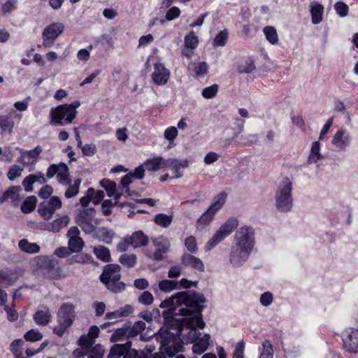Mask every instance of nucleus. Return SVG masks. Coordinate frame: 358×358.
<instances>
[{"instance_id":"f257e3e1","label":"nucleus","mask_w":358,"mask_h":358,"mask_svg":"<svg viewBox=\"0 0 358 358\" xmlns=\"http://www.w3.org/2000/svg\"><path fill=\"white\" fill-rule=\"evenodd\" d=\"M199 309V317L194 318V312L198 311L197 310L187 309V308H179L178 313H175V315H180L186 316L185 322L188 332L182 335V338H180V336L183 331V327L180 324L176 329V335L171 331L162 328L156 338L161 343V348H163L167 355L170 357H173L177 352L181 351L183 346L182 343H194V341L198 338L199 336H201V333L197 331L196 327L203 329L205 327V322L202 320L201 312L203 309L202 304L198 305L197 307Z\"/></svg>"},{"instance_id":"f03ea898","label":"nucleus","mask_w":358,"mask_h":358,"mask_svg":"<svg viewBox=\"0 0 358 358\" xmlns=\"http://www.w3.org/2000/svg\"><path fill=\"white\" fill-rule=\"evenodd\" d=\"M206 301L204 296L196 294L193 291L180 292L173 295L169 299L163 301L159 307L162 308H167L173 311H176L177 308L193 309L199 310L198 305L202 304ZM199 311L194 312V318L199 317Z\"/></svg>"},{"instance_id":"7ed1b4c3","label":"nucleus","mask_w":358,"mask_h":358,"mask_svg":"<svg viewBox=\"0 0 358 358\" xmlns=\"http://www.w3.org/2000/svg\"><path fill=\"white\" fill-rule=\"evenodd\" d=\"M80 106V102L76 101L71 104H63L50 110V123L56 126H64L71 124L77 115L76 108Z\"/></svg>"},{"instance_id":"20e7f679","label":"nucleus","mask_w":358,"mask_h":358,"mask_svg":"<svg viewBox=\"0 0 358 358\" xmlns=\"http://www.w3.org/2000/svg\"><path fill=\"white\" fill-rule=\"evenodd\" d=\"M121 267L118 264H108L100 275V280L111 292L119 293L125 289L126 285L120 280Z\"/></svg>"},{"instance_id":"39448f33","label":"nucleus","mask_w":358,"mask_h":358,"mask_svg":"<svg viewBox=\"0 0 358 358\" xmlns=\"http://www.w3.org/2000/svg\"><path fill=\"white\" fill-rule=\"evenodd\" d=\"M292 183L287 177L283 178L280 182L275 193V206L278 211L287 213L291 210L293 206L292 196Z\"/></svg>"},{"instance_id":"423d86ee","label":"nucleus","mask_w":358,"mask_h":358,"mask_svg":"<svg viewBox=\"0 0 358 358\" xmlns=\"http://www.w3.org/2000/svg\"><path fill=\"white\" fill-rule=\"evenodd\" d=\"M57 317L58 326L54 327L53 332L62 337L76 318L75 306L71 303H63L58 310Z\"/></svg>"},{"instance_id":"0eeeda50","label":"nucleus","mask_w":358,"mask_h":358,"mask_svg":"<svg viewBox=\"0 0 358 358\" xmlns=\"http://www.w3.org/2000/svg\"><path fill=\"white\" fill-rule=\"evenodd\" d=\"M36 265L41 269L42 275L50 280H59L66 275L58 262L45 256L38 257L36 259Z\"/></svg>"},{"instance_id":"6e6552de","label":"nucleus","mask_w":358,"mask_h":358,"mask_svg":"<svg viewBox=\"0 0 358 358\" xmlns=\"http://www.w3.org/2000/svg\"><path fill=\"white\" fill-rule=\"evenodd\" d=\"M238 225V220L235 218L229 219L215 232L213 236L208 241L206 248L208 250H211L214 246L222 241L227 237L234 229Z\"/></svg>"},{"instance_id":"1a4fd4ad","label":"nucleus","mask_w":358,"mask_h":358,"mask_svg":"<svg viewBox=\"0 0 358 358\" xmlns=\"http://www.w3.org/2000/svg\"><path fill=\"white\" fill-rule=\"evenodd\" d=\"M96 211L93 208L76 211L75 221L85 233L90 234L95 231L96 227L92 223Z\"/></svg>"},{"instance_id":"9d476101","label":"nucleus","mask_w":358,"mask_h":358,"mask_svg":"<svg viewBox=\"0 0 358 358\" xmlns=\"http://www.w3.org/2000/svg\"><path fill=\"white\" fill-rule=\"evenodd\" d=\"M255 243L254 230L252 228L243 226L240 227L235 234V244L252 251Z\"/></svg>"},{"instance_id":"9b49d317","label":"nucleus","mask_w":358,"mask_h":358,"mask_svg":"<svg viewBox=\"0 0 358 358\" xmlns=\"http://www.w3.org/2000/svg\"><path fill=\"white\" fill-rule=\"evenodd\" d=\"M152 245L155 250L152 252L150 250L145 251L147 257L155 261H162L164 259V255L167 253L169 248V243L162 237H158L152 239Z\"/></svg>"},{"instance_id":"f8f14e48","label":"nucleus","mask_w":358,"mask_h":358,"mask_svg":"<svg viewBox=\"0 0 358 358\" xmlns=\"http://www.w3.org/2000/svg\"><path fill=\"white\" fill-rule=\"evenodd\" d=\"M131 342L124 344H115L110 350L108 358H138L137 350L131 348Z\"/></svg>"},{"instance_id":"ddd939ff","label":"nucleus","mask_w":358,"mask_h":358,"mask_svg":"<svg viewBox=\"0 0 358 358\" xmlns=\"http://www.w3.org/2000/svg\"><path fill=\"white\" fill-rule=\"evenodd\" d=\"M64 29V26L61 22H55L46 27L42 33L43 45L45 48L52 47Z\"/></svg>"},{"instance_id":"4468645a","label":"nucleus","mask_w":358,"mask_h":358,"mask_svg":"<svg viewBox=\"0 0 358 358\" xmlns=\"http://www.w3.org/2000/svg\"><path fill=\"white\" fill-rule=\"evenodd\" d=\"M61 208L60 199L57 196H52L48 201H45L39 204L38 212L44 220H48L52 218L55 210Z\"/></svg>"},{"instance_id":"2eb2a0df","label":"nucleus","mask_w":358,"mask_h":358,"mask_svg":"<svg viewBox=\"0 0 358 358\" xmlns=\"http://www.w3.org/2000/svg\"><path fill=\"white\" fill-rule=\"evenodd\" d=\"M343 341L348 351L356 353L358 350V329L348 328L343 333Z\"/></svg>"},{"instance_id":"dca6fc26","label":"nucleus","mask_w":358,"mask_h":358,"mask_svg":"<svg viewBox=\"0 0 358 358\" xmlns=\"http://www.w3.org/2000/svg\"><path fill=\"white\" fill-rule=\"evenodd\" d=\"M251 250L234 245L230 255V263L234 267H239L248 259Z\"/></svg>"},{"instance_id":"f3484780","label":"nucleus","mask_w":358,"mask_h":358,"mask_svg":"<svg viewBox=\"0 0 358 358\" xmlns=\"http://www.w3.org/2000/svg\"><path fill=\"white\" fill-rule=\"evenodd\" d=\"M251 250L234 245L230 255V263L234 267H239L248 259Z\"/></svg>"},{"instance_id":"a211bd4d","label":"nucleus","mask_w":358,"mask_h":358,"mask_svg":"<svg viewBox=\"0 0 358 358\" xmlns=\"http://www.w3.org/2000/svg\"><path fill=\"white\" fill-rule=\"evenodd\" d=\"M169 71L161 63H156L154 66V71L152 74L153 82L157 85H165L169 78Z\"/></svg>"},{"instance_id":"6ab92c4d","label":"nucleus","mask_w":358,"mask_h":358,"mask_svg":"<svg viewBox=\"0 0 358 358\" xmlns=\"http://www.w3.org/2000/svg\"><path fill=\"white\" fill-rule=\"evenodd\" d=\"M350 141V133L344 129H340L334 134L332 139V144L339 150H345L349 145Z\"/></svg>"},{"instance_id":"aec40b11","label":"nucleus","mask_w":358,"mask_h":358,"mask_svg":"<svg viewBox=\"0 0 358 358\" xmlns=\"http://www.w3.org/2000/svg\"><path fill=\"white\" fill-rule=\"evenodd\" d=\"M188 166L187 160L179 161L176 159H165L164 168L171 169L175 174L173 178H179L182 177V173L181 169L186 168Z\"/></svg>"},{"instance_id":"412c9836","label":"nucleus","mask_w":358,"mask_h":358,"mask_svg":"<svg viewBox=\"0 0 358 358\" xmlns=\"http://www.w3.org/2000/svg\"><path fill=\"white\" fill-rule=\"evenodd\" d=\"M99 329L96 326H92L87 334L83 335L78 340V344L83 348H87L90 345H92L94 343L95 338L99 336Z\"/></svg>"},{"instance_id":"4be33fe9","label":"nucleus","mask_w":358,"mask_h":358,"mask_svg":"<svg viewBox=\"0 0 358 358\" xmlns=\"http://www.w3.org/2000/svg\"><path fill=\"white\" fill-rule=\"evenodd\" d=\"M182 264L186 267H191L199 271H203L204 265L202 261L190 254H183L181 257Z\"/></svg>"},{"instance_id":"5701e85b","label":"nucleus","mask_w":358,"mask_h":358,"mask_svg":"<svg viewBox=\"0 0 358 358\" xmlns=\"http://www.w3.org/2000/svg\"><path fill=\"white\" fill-rule=\"evenodd\" d=\"M198 336L192 346V351L194 354L201 355L208 348L210 344V336L208 334H204L202 337Z\"/></svg>"},{"instance_id":"b1692460","label":"nucleus","mask_w":358,"mask_h":358,"mask_svg":"<svg viewBox=\"0 0 358 358\" xmlns=\"http://www.w3.org/2000/svg\"><path fill=\"white\" fill-rule=\"evenodd\" d=\"M310 8L313 24H319L323 18L324 6L317 1H313L310 3Z\"/></svg>"},{"instance_id":"393cba45","label":"nucleus","mask_w":358,"mask_h":358,"mask_svg":"<svg viewBox=\"0 0 358 358\" xmlns=\"http://www.w3.org/2000/svg\"><path fill=\"white\" fill-rule=\"evenodd\" d=\"M129 238L134 248L145 246L148 243V237L142 231L134 232Z\"/></svg>"},{"instance_id":"a878e982","label":"nucleus","mask_w":358,"mask_h":358,"mask_svg":"<svg viewBox=\"0 0 358 358\" xmlns=\"http://www.w3.org/2000/svg\"><path fill=\"white\" fill-rule=\"evenodd\" d=\"M69 222V217L66 215H64L59 219L54 220L50 224H46L44 227V229L52 231L53 233H56L59 231L61 229L66 227Z\"/></svg>"},{"instance_id":"bb28decb","label":"nucleus","mask_w":358,"mask_h":358,"mask_svg":"<svg viewBox=\"0 0 358 358\" xmlns=\"http://www.w3.org/2000/svg\"><path fill=\"white\" fill-rule=\"evenodd\" d=\"M133 311V308L130 305H125L124 306L119 308L113 312L107 313L106 315V319L112 320L120 317H127Z\"/></svg>"},{"instance_id":"cd10ccee","label":"nucleus","mask_w":358,"mask_h":358,"mask_svg":"<svg viewBox=\"0 0 358 358\" xmlns=\"http://www.w3.org/2000/svg\"><path fill=\"white\" fill-rule=\"evenodd\" d=\"M215 215V213L208 208L206 212L203 213L201 216L198 219L196 224V229L199 230H202L206 227L209 225V224L213 220Z\"/></svg>"},{"instance_id":"c85d7f7f","label":"nucleus","mask_w":358,"mask_h":358,"mask_svg":"<svg viewBox=\"0 0 358 358\" xmlns=\"http://www.w3.org/2000/svg\"><path fill=\"white\" fill-rule=\"evenodd\" d=\"M52 318V315L50 313L48 310L45 311L43 310H38L34 315L33 319L34 322L41 326H46L48 325Z\"/></svg>"},{"instance_id":"c756f323","label":"nucleus","mask_w":358,"mask_h":358,"mask_svg":"<svg viewBox=\"0 0 358 358\" xmlns=\"http://www.w3.org/2000/svg\"><path fill=\"white\" fill-rule=\"evenodd\" d=\"M85 352L83 355H87L88 358H103L105 350L102 345L97 344L92 347L90 345L87 348H83Z\"/></svg>"},{"instance_id":"7c9ffc66","label":"nucleus","mask_w":358,"mask_h":358,"mask_svg":"<svg viewBox=\"0 0 358 358\" xmlns=\"http://www.w3.org/2000/svg\"><path fill=\"white\" fill-rule=\"evenodd\" d=\"M96 236L100 241L110 244L115 236V232L112 229L103 227L96 231Z\"/></svg>"},{"instance_id":"2f4dec72","label":"nucleus","mask_w":358,"mask_h":358,"mask_svg":"<svg viewBox=\"0 0 358 358\" xmlns=\"http://www.w3.org/2000/svg\"><path fill=\"white\" fill-rule=\"evenodd\" d=\"M165 159L162 157L154 158L151 160L146 161L143 166L148 171H155L159 169L164 168Z\"/></svg>"},{"instance_id":"473e14b6","label":"nucleus","mask_w":358,"mask_h":358,"mask_svg":"<svg viewBox=\"0 0 358 358\" xmlns=\"http://www.w3.org/2000/svg\"><path fill=\"white\" fill-rule=\"evenodd\" d=\"M322 158V155L320 152V144L318 141L313 143L310 149V153L308 159V164L316 163L318 160Z\"/></svg>"},{"instance_id":"72a5a7b5","label":"nucleus","mask_w":358,"mask_h":358,"mask_svg":"<svg viewBox=\"0 0 358 358\" xmlns=\"http://www.w3.org/2000/svg\"><path fill=\"white\" fill-rule=\"evenodd\" d=\"M18 247L20 249L27 253H36L40 250V247L35 243H29L27 239H22L18 243Z\"/></svg>"},{"instance_id":"f704fd0d","label":"nucleus","mask_w":358,"mask_h":358,"mask_svg":"<svg viewBox=\"0 0 358 358\" xmlns=\"http://www.w3.org/2000/svg\"><path fill=\"white\" fill-rule=\"evenodd\" d=\"M22 188L20 186H13L4 192V197L6 201L10 200L12 202L18 203L20 201V192Z\"/></svg>"},{"instance_id":"c9c22d12","label":"nucleus","mask_w":358,"mask_h":358,"mask_svg":"<svg viewBox=\"0 0 358 358\" xmlns=\"http://www.w3.org/2000/svg\"><path fill=\"white\" fill-rule=\"evenodd\" d=\"M227 194L224 192H220L213 199V203L209 206L215 213L223 206L226 201Z\"/></svg>"},{"instance_id":"e433bc0d","label":"nucleus","mask_w":358,"mask_h":358,"mask_svg":"<svg viewBox=\"0 0 358 358\" xmlns=\"http://www.w3.org/2000/svg\"><path fill=\"white\" fill-rule=\"evenodd\" d=\"M94 253L96 257L103 262H108L110 261V250L103 245L94 247L93 249Z\"/></svg>"},{"instance_id":"4c0bfd02","label":"nucleus","mask_w":358,"mask_h":358,"mask_svg":"<svg viewBox=\"0 0 358 358\" xmlns=\"http://www.w3.org/2000/svg\"><path fill=\"white\" fill-rule=\"evenodd\" d=\"M57 178L58 182L62 185H68L71 182V179L69 176V169L65 164H60V169L57 173Z\"/></svg>"},{"instance_id":"58836bf2","label":"nucleus","mask_w":358,"mask_h":358,"mask_svg":"<svg viewBox=\"0 0 358 358\" xmlns=\"http://www.w3.org/2000/svg\"><path fill=\"white\" fill-rule=\"evenodd\" d=\"M137 261V257L134 254H124L119 258L120 263L127 268H133Z\"/></svg>"},{"instance_id":"ea45409f","label":"nucleus","mask_w":358,"mask_h":358,"mask_svg":"<svg viewBox=\"0 0 358 358\" xmlns=\"http://www.w3.org/2000/svg\"><path fill=\"white\" fill-rule=\"evenodd\" d=\"M15 122L8 115H0V128L3 132L11 133L14 128Z\"/></svg>"},{"instance_id":"a19ab883","label":"nucleus","mask_w":358,"mask_h":358,"mask_svg":"<svg viewBox=\"0 0 358 358\" xmlns=\"http://www.w3.org/2000/svg\"><path fill=\"white\" fill-rule=\"evenodd\" d=\"M255 69L254 62L248 58L245 60L240 62L237 66V70L239 73H249Z\"/></svg>"},{"instance_id":"79ce46f5","label":"nucleus","mask_w":358,"mask_h":358,"mask_svg":"<svg viewBox=\"0 0 358 358\" xmlns=\"http://www.w3.org/2000/svg\"><path fill=\"white\" fill-rule=\"evenodd\" d=\"M208 65L206 62L192 63L189 66V69L194 71V76L196 77L204 76L208 72Z\"/></svg>"},{"instance_id":"37998d69","label":"nucleus","mask_w":358,"mask_h":358,"mask_svg":"<svg viewBox=\"0 0 358 358\" xmlns=\"http://www.w3.org/2000/svg\"><path fill=\"white\" fill-rule=\"evenodd\" d=\"M159 288L164 292H170L178 289V282L171 280H163L159 282Z\"/></svg>"},{"instance_id":"c03bdc74","label":"nucleus","mask_w":358,"mask_h":358,"mask_svg":"<svg viewBox=\"0 0 358 358\" xmlns=\"http://www.w3.org/2000/svg\"><path fill=\"white\" fill-rule=\"evenodd\" d=\"M145 329V323L143 321L136 322L131 327H129L128 337L134 338Z\"/></svg>"},{"instance_id":"a18cd8bd","label":"nucleus","mask_w":358,"mask_h":358,"mask_svg":"<svg viewBox=\"0 0 358 358\" xmlns=\"http://www.w3.org/2000/svg\"><path fill=\"white\" fill-rule=\"evenodd\" d=\"M36 197L35 196H28L21 206V210L24 213L33 211L36 208Z\"/></svg>"},{"instance_id":"49530a36","label":"nucleus","mask_w":358,"mask_h":358,"mask_svg":"<svg viewBox=\"0 0 358 358\" xmlns=\"http://www.w3.org/2000/svg\"><path fill=\"white\" fill-rule=\"evenodd\" d=\"M264 34L266 39L273 45L277 44L278 42V36L276 29L271 26H267L264 28Z\"/></svg>"},{"instance_id":"de8ad7c7","label":"nucleus","mask_w":358,"mask_h":358,"mask_svg":"<svg viewBox=\"0 0 358 358\" xmlns=\"http://www.w3.org/2000/svg\"><path fill=\"white\" fill-rule=\"evenodd\" d=\"M173 220V216L163 213L157 214L155 217V222L162 227H168Z\"/></svg>"},{"instance_id":"09e8293b","label":"nucleus","mask_w":358,"mask_h":358,"mask_svg":"<svg viewBox=\"0 0 358 358\" xmlns=\"http://www.w3.org/2000/svg\"><path fill=\"white\" fill-rule=\"evenodd\" d=\"M129 326L124 325L122 328L117 329L110 336V341L113 343L122 341L125 336H128Z\"/></svg>"},{"instance_id":"8fccbe9b","label":"nucleus","mask_w":358,"mask_h":358,"mask_svg":"<svg viewBox=\"0 0 358 358\" xmlns=\"http://www.w3.org/2000/svg\"><path fill=\"white\" fill-rule=\"evenodd\" d=\"M273 345L268 340H266L262 343V351L259 358H273Z\"/></svg>"},{"instance_id":"3c124183","label":"nucleus","mask_w":358,"mask_h":358,"mask_svg":"<svg viewBox=\"0 0 358 358\" xmlns=\"http://www.w3.org/2000/svg\"><path fill=\"white\" fill-rule=\"evenodd\" d=\"M199 43L198 37L195 35L194 31H190L185 37V46L186 48H190L191 49H195Z\"/></svg>"},{"instance_id":"603ef678","label":"nucleus","mask_w":358,"mask_h":358,"mask_svg":"<svg viewBox=\"0 0 358 358\" xmlns=\"http://www.w3.org/2000/svg\"><path fill=\"white\" fill-rule=\"evenodd\" d=\"M69 246L71 252H78L83 249L84 241L80 237L69 238Z\"/></svg>"},{"instance_id":"864d4df0","label":"nucleus","mask_w":358,"mask_h":358,"mask_svg":"<svg viewBox=\"0 0 358 358\" xmlns=\"http://www.w3.org/2000/svg\"><path fill=\"white\" fill-rule=\"evenodd\" d=\"M101 185L106 189L110 197L113 196L116 192V183L109 179H103L101 181Z\"/></svg>"},{"instance_id":"5fc2aeb1","label":"nucleus","mask_w":358,"mask_h":358,"mask_svg":"<svg viewBox=\"0 0 358 358\" xmlns=\"http://www.w3.org/2000/svg\"><path fill=\"white\" fill-rule=\"evenodd\" d=\"M228 38V32L227 30L220 31L215 37L213 45L214 47L224 46Z\"/></svg>"},{"instance_id":"6e6d98bb","label":"nucleus","mask_w":358,"mask_h":358,"mask_svg":"<svg viewBox=\"0 0 358 358\" xmlns=\"http://www.w3.org/2000/svg\"><path fill=\"white\" fill-rule=\"evenodd\" d=\"M80 180L77 179L74 181L73 185H70L65 192V196L68 199L76 196L79 192V187L80 185Z\"/></svg>"},{"instance_id":"4d7b16f0","label":"nucleus","mask_w":358,"mask_h":358,"mask_svg":"<svg viewBox=\"0 0 358 358\" xmlns=\"http://www.w3.org/2000/svg\"><path fill=\"white\" fill-rule=\"evenodd\" d=\"M24 338L27 341L36 342L42 340L43 335L38 331L31 329L24 334Z\"/></svg>"},{"instance_id":"13d9d810","label":"nucleus","mask_w":358,"mask_h":358,"mask_svg":"<svg viewBox=\"0 0 358 358\" xmlns=\"http://www.w3.org/2000/svg\"><path fill=\"white\" fill-rule=\"evenodd\" d=\"M154 297L152 294L148 291H144L141 294L138 298V301L145 306H148L152 303Z\"/></svg>"},{"instance_id":"bf43d9fd","label":"nucleus","mask_w":358,"mask_h":358,"mask_svg":"<svg viewBox=\"0 0 358 358\" xmlns=\"http://www.w3.org/2000/svg\"><path fill=\"white\" fill-rule=\"evenodd\" d=\"M185 245L191 253H196L198 251L196 241L193 236H190L185 240Z\"/></svg>"},{"instance_id":"052dcab7","label":"nucleus","mask_w":358,"mask_h":358,"mask_svg":"<svg viewBox=\"0 0 358 358\" xmlns=\"http://www.w3.org/2000/svg\"><path fill=\"white\" fill-rule=\"evenodd\" d=\"M218 86L216 84H214L210 87H206L202 91V96L205 99H212L213 98L217 93Z\"/></svg>"},{"instance_id":"680f3d73","label":"nucleus","mask_w":358,"mask_h":358,"mask_svg":"<svg viewBox=\"0 0 358 358\" xmlns=\"http://www.w3.org/2000/svg\"><path fill=\"white\" fill-rule=\"evenodd\" d=\"M23 169L17 165L12 166L8 172V178L10 180H15L16 178L21 176Z\"/></svg>"},{"instance_id":"e2e57ef3","label":"nucleus","mask_w":358,"mask_h":358,"mask_svg":"<svg viewBox=\"0 0 358 358\" xmlns=\"http://www.w3.org/2000/svg\"><path fill=\"white\" fill-rule=\"evenodd\" d=\"M16 8V1L8 0L2 5L0 10V15H6Z\"/></svg>"},{"instance_id":"0e129e2a","label":"nucleus","mask_w":358,"mask_h":358,"mask_svg":"<svg viewBox=\"0 0 358 358\" xmlns=\"http://www.w3.org/2000/svg\"><path fill=\"white\" fill-rule=\"evenodd\" d=\"M178 134V129L175 127H170L165 130L164 136L166 140L171 143L177 137Z\"/></svg>"},{"instance_id":"69168bd1","label":"nucleus","mask_w":358,"mask_h":358,"mask_svg":"<svg viewBox=\"0 0 358 358\" xmlns=\"http://www.w3.org/2000/svg\"><path fill=\"white\" fill-rule=\"evenodd\" d=\"M334 8L341 17H345L348 15V6L343 2H337L334 6Z\"/></svg>"},{"instance_id":"338daca9","label":"nucleus","mask_w":358,"mask_h":358,"mask_svg":"<svg viewBox=\"0 0 358 358\" xmlns=\"http://www.w3.org/2000/svg\"><path fill=\"white\" fill-rule=\"evenodd\" d=\"M180 14V10L178 7L173 6L166 12L165 17L168 21H171L179 17Z\"/></svg>"},{"instance_id":"774afa93","label":"nucleus","mask_w":358,"mask_h":358,"mask_svg":"<svg viewBox=\"0 0 358 358\" xmlns=\"http://www.w3.org/2000/svg\"><path fill=\"white\" fill-rule=\"evenodd\" d=\"M83 154L85 156H93L96 152V147L94 144H86L82 148Z\"/></svg>"}]
</instances>
